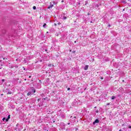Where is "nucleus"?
Instances as JSON below:
<instances>
[{"label": "nucleus", "mask_w": 131, "mask_h": 131, "mask_svg": "<svg viewBox=\"0 0 131 131\" xmlns=\"http://www.w3.org/2000/svg\"><path fill=\"white\" fill-rule=\"evenodd\" d=\"M122 82H124V80H122Z\"/></svg>", "instance_id": "nucleus-23"}, {"label": "nucleus", "mask_w": 131, "mask_h": 131, "mask_svg": "<svg viewBox=\"0 0 131 131\" xmlns=\"http://www.w3.org/2000/svg\"><path fill=\"white\" fill-rule=\"evenodd\" d=\"M108 105H110V103H107L106 105H107V106H108Z\"/></svg>", "instance_id": "nucleus-21"}, {"label": "nucleus", "mask_w": 131, "mask_h": 131, "mask_svg": "<svg viewBox=\"0 0 131 131\" xmlns=\"http://www.w3.org/2000/svg\"><path fill=\"white\" fill-rule=\"evenodd\" d=\"M95 112H96V113H99V110H94Z\"/></svg>", "instance_id": "nucleus-15"}, {"label": "nucleus", "mask_w": 131, "mask_h": 131, "mask_svg": "<svg viewBox=\"0 0 131 131\" xmlns=\"http://www.w3.org/2000/svg\"><path fill=\"white\" fill-rule=\"evenodd\" d=\"M43 27L44 28H47V24H44L43 25Z\"/></svg>", "instance_id": "nucleus-11"}, {"label": "nucleus", "mask_w": 131, "mask_h": 131, "mask_svg": "<svg viewBox=\"0 0 131 131\" xmlns=\"http://www.w3.org/2000/svg\"><path fill=\"white\" fill-rule=\"evenodd\" d=\"M94 108H97V106H95Z\"/></svg>", "instance_id": "nucleus-29"}, {"label": "nucleus", "mask_w": 131, "mask_h": 131, "mask_svg": "<svg viewBox=\"0 0 131 131\" xmlns=\"http://www.w3.org/2000/svg\"><path fill=\"white\" fill-rule=\"evenodd\" d=\"M6 119H6V118H3V121H5V120H6Z\"/></svg>", "instance_id": "nucleus-18"}, {"label": "nucleus", "mask_w": 131, "mask_h": 131, "mask_svg": "<svg viewBox=\"0 0 131 131\" xmlns=\"http://www.w3.org/2000/svg\"><path fill=\"white\" fill-rule=\"evenodd\" d=\"M30 77H31V76H29V78H30Z\"/></svg>", "instance_id": "nucleus-28"}, {"label": "nucleus", "mask_w": 131, "mask_h": 131, "mask_svg": "<svg viewBox=\"0 0 131 131\" xmlns=\"http://www.w3.org/2000/svg\"><path fill=\"white\" fill-rule=\"evenodd\" d=\"M50 31H51V32H53V31H55V29L54 28H51L50 29Z\"/></svg>", "instance_id": "nucleus-12"}, {"label": "nucleus", "mask_w": 131, "mask_h": 131, "mask_svg": "<svg viewBox=\"0 0 131 131\" xmlns=\"http://www.w3.org/2000/svg\"><path fill=\"white\" fill-rule=\"evenodd\" d=\"M38 102H39V99H38Z\"/></svg>", "instance_id": "nucleus-25"}, {"label": "nucleus", "mask_w": 131, "mask_h": 131, "mask_svg": "<svg viewBox=\"0 0 131 131\" xmlns=\"http://www.w3.org/2000/svg\"><path fill=\"white\" fill-rule=\"evenodd\" d=\"M51 66H52V64H48L49 67H51Z\"/></svg>", "instance_id": "nucleus-20"}, {"label": "nucleus", "mask_w": 131, "mask_h": 131, "mask_svg": "<svg viewBox=\"0 0 131 131\" xmlns=\"http://www.w3.org/2000/svg\"><path fill=\"white\" fill-rule=\"evenodd\" d=\"M119 131H122V130H121V129H120Z\"/></svg>", "instance_id": "nucleus-27"}, {"label": "nucleus", "mask_w": 131, "mask_h": 131, "mask_svg": "<svg viewBox=\"0 0 131 131\" xmlns=\"http://www.w3.org/2000/svg\"><path fill=\"white\" fill-rule=\"evenodd\" d=\"M88 69H89V66L88 65H86L84 67V70H88Z\"/></svg>", "instance_id": "nucleus-7"}, {"label": "nucleus", "mask_w": 131, "mask_h": 131, "mask_svg": "<svg viewBox=\"0 0 131 131\" xmlns=\"http://www.w3.org/2000/svg\"><path fill=\"white\" fill-rule=\"evenodd\" d=\"M116 96H112V100H114V99H116Z\"/></svg>", "instance_id": "nucleus-14"}, {"label": "nucleus", "mask_w": 131, "mask_h": 131, "mask_svg": "<svg viewBox=\"0 0 131 131\" xmlns=\"http://www.w3.org/2000/svg\"><path fill=\"white\" fill-rule=\"evenodd\" d=\"M11 118V115H8V118L6 119V121L8 122L9 121V119H10Z\"/></svg>", "instance_id": "nucleus-6"}, {"label": "nucleus", "mask_w": 131, "mask_h": 131, "mask_svg": "<svg viewBox=\"0 0 131 131\" xmlns=\"http://www.w3.org/2000/svg\"><path fill=\"white\" fill-rule=\"evenodd\" d=\"M66 19H67V17H66L65 15H63L62 19L63 20H66Z\"/></svg>", "instance_id": "nucleus-8"}, {"label": "nucleus", "mask_w": 131, "mask_h": 131, "mask_svg": "<svg viewBox=\"0 0 131 131\" xmlns=\"http://www.w3.org/2000/svg\"><path fill=\"white\" fill-rule=\"evenodd\" d=\"M95 8H98L99 7V5L97 4L95 6Z\"/></svg>", "instance_id": "nucleus-16"}, {"label": "nucleus", "mask_w": 131, "mask_h": 131, "mask_svg": "<svg viewBox=\"0 0 131 131\" xmlns=\"http://www.w3.org/2000/svg\"><path fill=\"white\" fill-rule=\"evenodd\" d=\"M7 95H12V92L9 90L8 92L7 93Z\"/></svg>", "instance_id": "nucleus-9"}, {"label": "nucleus", "mask_w": 131, "mask_h": 131, "mask_svg": "<svg viewBox=\"0 0 131 131\" xmlns=\"http://www.w3.org/2000/svg\"><path fill=\"white\" fill-rule=\"evenodd\" d=\"M58 24H60V23H59Z\"/></svg>", "instance_id": "nucleus-32"}, {"label": "nucleus", "mask_w": 131, "mask_h": 131, "mask_svg": "<svg viewBox=\"0 0 131 131\" xmlns=\"http://www.w3.org/2000/svg\"><path fill=\"white\" fill-rule=\"evenodd\" d=\"M65 126H66L65 123L63 122L60 123V127H61L62 129H65Z\"/></svg>", "instance_id": "nucleus-3"}, {"label": "nucleus", "mask_w": 131, "mask_h": 131, "mask_svg": "<svg viewBox=\"0 0 131 131\" xmlns=\"http://www.w3.org/2000/svg\"><path fill=\"white\" fill-rule=\"evenodd\" d=\"M129 128H131V126H129Z\"/></svg>", "instance_id": "nucleus-24"}, {"label": "nucleus", "mask_w": 131, "mask_h": 131, "mask_svg": "<svg viewBox=\"0 0 131 131\" xmlns=\"http://www.w3.org/2000/svg\"><path fill=\"white\" fill-rule=\"evenodd\" d=\"M68 125L70 124V123H68Z\"/></svg>", "instance_id": "nucleus-26"}, {"label": "nucleus", "mask_w": 131, "mask_h": 131, "mask_svg": "<svg viewBox=\"0 0 131 131\" xmlns=\"http://www.w3.org/2000/svg\"><path fill=\"white\" fill-rule=\"evenodd\" d=\"M33 10H36V7L33 6Z\"/></svg>", "instance_id": "nucleus-17"}, {"label": "nucleus", "mask_w": 131, "mask_h": 131, "mask_svg": "<svg viewBox=\"0 0 131 131\" xmlns=\"http://www.w3.org/2000/svg\"><path fill=\"white\" fill-rule=\"evenodd\" d=\"M58 114L59 116H60L61 117H62V118H65V114L62 112L61 110L58 111Z\"/></svg>", "instance_id": "nucleus-2"}, {"label": "nucleus", "mask_w": 131, "mask_h": 131, "mask_svg": "<svg viewBox=\"0 0 131 131\" xmlns=\"http://www.w3.org/2000/svg\"><path fill=\"white\" fill-rule=\"evenodd\" d=\"M75 42H76V41H75Z\"/></svg>", "instance_id": "nucleus-31"}, {"label": "nucleus", "mask_w": 131, "mask_h": 131, "mask_svg": "<svg viewBox=\"0 0 131 131\" xmlns=\"http://www.w3.org/2000/svg\"><path fill=\"white\" fill-rule=\"evenodd\" d=\"M36 91L35 90V89L33 87H32L31 88L30 91H29V92L27 93V96H30L31 95H33L34 93H35Z\"/></svg>", "instance_id": "nucleus-1"}, {"label": "nucleus", "mask_w": 131, "mask_h": 131, "mask_svg": "<svg viewBox=\"0 0 131 131\" xmlns=\"http://www.w3.org/2000/svg\"><path fill=\"white\" fill-rule=\"evenodd\" d=\"M1 95H2V96H3V94H1Z\"/></svg>", "instance_id": "nucleus-30"}, {"label": "nucleus", "mask_w": 131, "mask_h": 131, "mask_svg": "<svg viewBox=\"0 0 131 131\" xmlns=\"http://www.w3.org/2000/svg\"><path fill=\"white\" fill-rule=\"evenodd\" d=\"M2 82H5V79H2Z\"/></svg>", "instance_id": "nucleus-19"}, {"label": "nucleus", "mask_w": 131, "mask_h": 131, "mask_svg": "<svg viewBox=\"0 0 131 131\" xmlns=\"http://www.w3.org/2000/svg\"><path fill=\"white\" fill-rule=\"evenodd\" d=\"M9 90H9L8 89H6L4 91V92H5V93H8V92H9Z\"/></svg>", "instance_id": "nucleus-10"}, {"label": "nucleus", "mask_w": 131, "mask_h": 131, "mask_svg": "<svg viewBox=\"0 0 131 131\" xmlns=\"http://www.w3.org/2000/svg\"><path fill=\"white\" fill-rule=\"evenodd\" d=\"M52 3H53V5H57V2H55L54 1L52 2Z\"/></svg>", "instance_id": "nucleus-13"}, {"label": "nucleus", "mask_w": 131, "mask_h": 131, "mask_svg": "<svg viewBox=\"0 0 131 131\" xmlns=\"http://www.w3.org/2000/svg\"><path fill=\"white\" fill-rule=\"evenodd\" d=\"M68 91H70V88H68Z\"/></svg>", "instance_id": "nucleus-22"}, {"label": "nucleus", "mask_w": 131, "mask_h": 131, "mask_svg": "<svg viewBox=\"0 0 131 131\" xmlns=\"http://www.w3.org/2000/svg\"><path fill=\"white\" fill-rule=\"evenodd\" d=\"M54 7V4H52V3H50V6L48 7V9H52Z\"/></svg>", "instance_id": "nucleus-4"}, {"label": "nucleus", "mask_w": 131, "mask_h": 131, "mask_svg": "<svg viewBox=\"0 0 131 131\" xmlns=\"http://www.w3.org/2000/svg\"><path fill=\"white\" fill-rule=\"evenodd\" d=\"M99 122H100L99 119H96L95 121L93 122V124H95V123H99Z\"/></svg>", "instance_id": "nucleus-5"}]
</instances>
